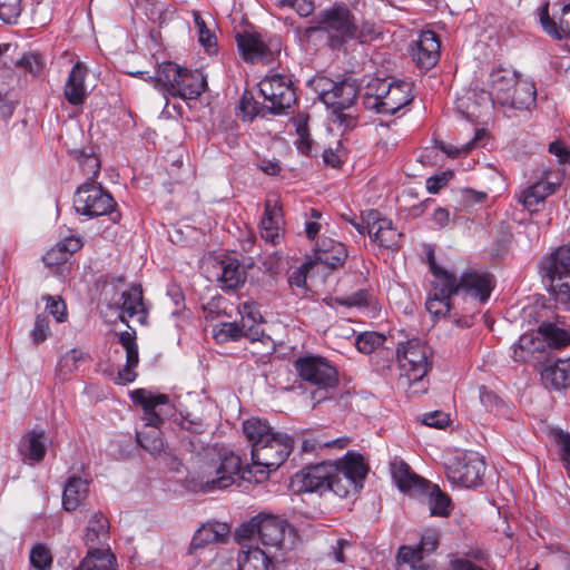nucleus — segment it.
<instances>
[{"label":"nucleus","instance_id":"obj_48","mask_svg":"<svg viewBox=\"0 0 570 570\" xmlns=\"http://www.w3.org/2000/svg\"><path fill=\"white\" fill-rule=\"evenodd\" d=\"M385 342V336L376 332H364L356 336L355 346L363 354H371Z\"/></svg>","mask_w":570,"mask_h":570},{"label":"nucleus","instance_id":"obj_29","mask_svg":"<svg viewBox=\"0 0 570 570\" xmlns=\"http://www.w3.org/2000/svg\"><path fill=\"white\" fill-rule=\"evenodd\" d=\"M236 40L244 60L254 63L268 59L269 50L258 35L238 33Z\"/></svg>","mask_w":570,"mask_h":570},{"label":"nucleus","instance_id":"obj_11","mask_svg":"<svg viewBox=\"0 0 570 570\" xmlns=\"http://www.w3.org/2000/svg\"><path fill=\"white\" fill-rule=\"evenodd\" d=\"M258 88L264 100L268 102L266 108H268L272 114H281L283 110L289 108L296 100L292 80L285 73H267L258 82Z\"/></svg>","mask_w":570,"mask_h":570},{"label":"nucleus","instance_id":"obj_63","mask_svg":"<svg viewBox=\"0 0 570 570\" xmlns=\"http://www.w3.org/2000/svg\"><path fill=\"white\" fill-rule=\"evenodd\" d=\"M206 531H210L213 534L212 539H214L215 542H220L224 541L226 537H228L230 529L227 523L213 522L203 525V533Z\"/></svg>","mask_w":570,"mask_h":570},{"label":"nucleus","instance_id":"obj_56","mask_svg":"<svg viewBox=\"0 0 570 570\" xmlns=\"http://www.w3.org/2000/svg\"><path fill=\"white\" fill-rule=\"evenodd\" d=\"M30 562L38 570L50 567L52 559L50 551L42 544H37L30 552Z\"/></svg>","mask_w":570,"mask_h":570},{"label":"nucleus","instance_id":"obj_47","mask_svg":"<svg viewBox=\"0 0 570 570\" xmlns=\"http://www.w3.org/2000/svg\"><path fill=\"white\" fill-rule=\"evenodd\" d=\"M550 436L558 449V454L563 466L570 471V433L560 429H553L550 432Z\"/></svg>","mask_w":570,"mask_h":570},{"label":"nucleus","instance_id":"obj_46","mask_svg":"<svg viewBox=\"0 0 570 570\" xmlns=\"http://www.w3.org/2000/svg\"><path fill=\"white\" fill-rule=\"evenodd\" d=\"M69 256L61 249L58 244L52 246L42 257L45 266L52 275H61L66 268Z\"/></svg>","mask_w":570,"mask_h":570},{"label":"nucleus","instance_id":"obj_20","mask_svg":"<svg viewBox=\"0 0 570 570\" xmlns=\"http://www.w3.org/2000/svg\"><path fill=\"white\" fill-rule=\"evenodd\" d=\"M273 556L259 548H247L242 543V549L236 558H230L222 570H272Z\"/></svg>","mask_w":570,"mask_h":570},{"label":"nucleus","instance_id":"obj_57","mask_svg":"<svg viewBox=\"0 0 570 570\" xmlns=\"http://www.w3.org/2000/svg\"><path fill=\"white\" fill-rule=\"evenodd\" d=\"M180 415H181V420H180L181 429L187 430L195 434H200V433L205 432L206 424L199 415H195L189 412L180 413Z\"/></svg>","mask_w":570,"mask_h":570},{"label":"nucleus","instance_id":"obj_34","mask_svg":"<svg viewBox=\"0 0 570 570\" xmlns=\"http://www.w3.org/2000/svg\"><path fill=\"white\" fill-rule=\"evenodd\" d=\"M541 379L547 387L558 391L570 387V362L557 361L544 366L541 372Z\"/></svg>","mask_w":570,"mask_h":570},{"label":"nucleus","instance_id":"obj_23","mask_svg":"<svg viewBox=\"0 0 570 570\" xmlns=\"http://www.w3.org/2000/svg\"><path fill=\"white\" fill-rule=\"evenodd\" d=\"M238 313L240 315L239 325L245 330L246 337L250 342H265L271 340L261 326L263 316L254 302L242 303L238 306Z\"/></svg>","mask_w":570,"mask_h":570},{"label":"nucleus","instance_id":"obj_22","mask_svg":"<svg viewBox=\"0 0 570 570\" xmlns=\"http://www.w3.org/2000/svg\"><path fill=\"white\" fill-rule=\"evenodd\" d=\"M88 76L87 66L78 61L69 72L63 87L66 100L72 106H80L85 102L88 91L85 79Z\"/></svg>","mask_w":570,"mask_h":570},{"label":"nucleus","instance_id":"obj_53","mask_svg":"<svg viewBox=\"0 0 570 570\" xmlns=\"http://www.w3.org/2000/svg\"><path fill=\"white\" fill-rule=\"evenodd\" d=\"M51 335L48 317L38 314L35 320L33 327L30 332L32 342L37 345L43 343Z\"/></svg>","mask_w":570,"mask_h":570},{"label":"nucleus","instance_id":"obj_50","mask_svg":"<svg viewBox=\"0 0 570 570\" xmlns=\"http://www.w3.org/2000/svg\"><path fill=\"white\" fill-rule=\"evenodd\" d=\"M336 85V81L324 76H316L309 81L311 88L318 95L324 104L333 101L335 94L332 91L335 90Z\"/></svg>","mask_w":570,"mask_h":570},{"label":"nucleus","instance_id":"obj_33","mask_svg":"<svg viewBox=\"0 0 570 570\" xmlns=\"http://www.w3.org/2000/svg\"><path fill=\"white\" fill-rule=\"evenodd\" d=\"M89 483L80 476H71L67 480L62 492V507L66 511L76 510L87 498Z\"/></svg>","mask_w":570,"mask_h":570},{"label":"nucleus","instance_id":"obj_15","mask_svg":"<svg viewBox=\"0 0 570 570\" xmlns=\"http://www.w3.org/2000/svg\"><path fill=\"white\" fill-rule=\"evenodd\" d=\"M311 29L326 32L335 47L351 40V36L355 35L354 17L346 7L337 6L322 12L317 17L316 26Z\"/></svg>","mask_w":570,"mask_h":570},{"label":"nucleus","instance_id":"obj_7","mask_svg":"<svg viewBox=\"0 0 570 570\" xmlns=\"http://www.w3.org/2000/svg\"><path fill=\"white\" fill-rule=\"evenodd\" d=\"M236 535L239 541H259L267 549H283L287 542H293L294 530L289 523L276 515L259 514L247 523L242 524Z\"/></svg>","mask_w":570,"mask_h":570},{"label":"nucleus","instance_id":"obj_6","mask_svg":"<svg viewBox=\"0 0 570 570\" xmlns=\"http://www.w3.org/2000/svg\"><path fill=\"white\" fill-rule=\"evenodd\" d=\"M397 362L401 379L406 381L413 393L426 391L424 377L432 368V351L419 340H409L397 346Z\"/></svg>","mask_w":570,"mask_h":570},{"label":"nucleus","instance_id":"obj_37","mask_svg":"<svg viewBox=\"0 0 570 570\" xmlns=\"http://www.w3.org/2000/svg\"><path fill=\"white\" fill-rule=\"evenodd\" d=\"M243 431L252 443V448L261 443L262 445L267 442L269 435H275L278 432H274L268 423L264 420L252 417L243 423Z\"/></svg>","mask_w":570,"mask_h":570},{"label":"nucleus","instance_id":"obj_64","mask_svg":"<svg viewBox=\"0 0 570 570\" xmlns=\"http://www.w3.org/2000/svg\"><path fill=\"white\" fill-rule=\"evenodd\" d=\"M16 76L10 67L0 66V95L12 92Z\"/></svg>","mask_w":570,"mask_h":570},{"label":"nucleus","instance_id":"obj_54","mask_svg":"<svg viewBox=\"0 0 570 570\" xmlns=\"http://www.w3.org/2000/svg\"><path fill=\"white\" fill-rule=\"evenodd\" d=\"M374 302L373 296L367 291H358L345 298H336V303L350 307H367Z\"/></svg>","mask_w":570,"mask_h":570},{"label":"nucleus","instance_id":"obj_26","mask_svg":"<svg viewBox=\"0 0 570 570\" xmlns=\"http://www.w3.org/2000/svg\"><path fill=\"white\" fill-rule=\"evenodd\" d=\"M542 277H570V246H560L540 263Z\"/></svg>","mask_w":570,"mask_h":570},{"label":"nucleus","instance_id":"obj_51","mask_svg":"<svg viewBox=\"0 0 570 570\" xmlns=\"http://www.w3.org/2000/svg\"><path fill=\"white\" fill-rule=\"evenodd\" d=\"M46 312L51 315L57 323H63L68 318V311L65 301L58 295H45Z\"/></svg>","mask_w":570,"mask_h":570},{"label":"nucleus","instance_id":"obj_40","mask_svg":"<svg viewBox=\"0 0 570 570\" xmlns=\"http://www.w3.org/2000/svg\"><path fill=\"white\" fill-rule=\"evenodd\" d=\"M396 570H426L423 556L411 546H402L396 557Z\"/></svg>","mask_w":570,"mask_h":570},{"label":"nucleus","instance_id":"obj_41","mask_svg":"<svg viewBox=\"0 0 570 570\" xmlns=\"http://www.w3.org/2000/svg\"><path fill=\"white\" fill-rule=\"evenodd\" d=\"M292 124L295 127L297 135L295 145L302 154L307 155L311 151L313 145V139L311 138L308 129V115L303 112L297 114L295 117H293Z\"/></svg>","mask_w":570,"mask_h":570},{"label":"nucleus","instance_id":"obj_17","mask_svg":"<svg viewBox=\"0 0 570 570\" xmlns=\"http://www.w3.org/2000/svg\"><path fill=\"white\" fill-rule=\"evenodd\" d=\"M560 185L561 176L559 173L551 168H542L534 183L523 189L517 198L525 209L534 212L547 197L556 193Z\"/></svg>","mask_w":570,"mask_h":570},{"label":"nucleus","instance_id":"obj_32","mask_svg":"<svg viewBox=\"0 0 570 570\" xmlns=\"http://www.w3.org/2000/svg\"><path fill=\"white\" fill-rule=\"evenodd\" d=\"M347 249L343 243L323 238L316 246V259L332 268L343 265Z\"/></svg>","mask_w":570,"mask_h":570},{"label":"nucleus","instance_id":"obj_21","mask_svg":"<svg viewBox=\"0 0 570 570\" xmlns=\"http://www.w3.org/2000/svg\"><path fill=\"white\" fill-rule=\"evenodd\" d=\"M439 56L440 43L436 35L431 30L422 31L412 48L413 60L421 68L430 69L438 62Z\"/></svg>","mask_w":570,"mask_h":570},{"label":"nucleus","instance_id":"obj_3","mask_svg":"<svg viewBox=\"0 0 570 570\" xmlns=\"http://www.w3.org/2000/svg\"><path fill=\"white\" fill-rule=\"evenodd\" d=\"M252 468L243 466L242 459L225 448L205 451L188 474V485L195 492L225 490L239 480L250 481Z\"/></svg>","mask_w":570,"mask_h":570},{"label":"nucleus","instance_id":"obj_27","mask_svg":"<svg viewBox=\"0 0 570 570\" xmlns=\"http://www.w3.org/2000/svg\"><path fill=\"white\" fill-rule=\"evenodd\" d=\"M109 540V521L101 512L91 514L86 529L85 544L88 550L110 549Z\"/></svg>","mask_w":570,"mask_h":570},{"label":"nucleus","instance_id":"obj_10","mask_svg":"<svg viewBox=\"0 0 570 570\" xmlns=\"http://www.w3.org/2000/svg\"><path fill=\"white\" fill-rule=\"evenodd\" d=\"M485 463L476 452H456L446 464L448 479L465 488L478 487L484 474Z\"/></svg>","mask_w":570,"mask_h":570},{"label":"nucleus","instance_id":"obj_45","mask_svg":"<svg viewBox=\"0 0 570 570\" xmlns=\"http://www.w3.org/2000/svg\"><path fill=\"white\" fill-rule=\"evenodd\" d=\"M138 443L151 455H160L165 451V444L157 429L142 430L137 433Z\"/></svg>","mask_w":570,"mask_h":570},{"label":"nucleus","instance_id":"obj_52","mask_svg":"<svg viewBox=\"0 0 570 570\" xmlns=\"http://www.w3.org/2000/svg\"><path fill=\"white\" fill-rule=\"evenodd\" d=\"M82 360V352L72 348L66 352L59 360L57 365V372L60 376H67L73 373L78 366L79 362Z\"/></svg>","mask_w":570,"mask_h":570},{"label":"nucleus","instance_id":"obj_5","mask_svg":"<svg viewBox=\"0 0 570 570\" xmlns=\"http://www.w3.org/2000/svg\"><path fill=\"white\" fill-rule=\"evenodd\" d=\"M150 79L159 90L181 99H196L206 88V79L199 70H189L171 61L159 65Z\"/></svg>","mask_w":570,"mask_h":570},{"label":"nucleus","instance_id":"obj_36","mask_svg":"<svg viewBox=\"0 0 570 570\" xmlns=\"http://www.w3.org/2000/svg\"><path fill=\"white\" fill-rule=\"evenodd\" d=\"M110 549L88 550L85 559L73 570H116Z\"/></svg>","mask_w":570,"mask_h":570},{"label":"nucleus","instance_id":"obj_2","mask_svg":"<svg viewBox=\"0 0 570 570\" xmlns=\"http://www.w3.org/2000/svg\"><path fill=\"white\" fill-rule=\"evenodd\" d=\"M430 268L434 279L425 306L434 317H451V309L455 304L451 301L452 296H461L480 306L489 299L493 289V279L489 273L469 271L458 281L449 271L438 266L432 255Z\"/></svg>","mask_w":570,"mask_h":570},{"label":"nucleus","instance_id":"obj_13","mask_svg":"<svg viewBox=\"0 0 570 570\" xmlns=\"http://www.w3.org/2000/svg\"><path fill=\"white\" fill-rule=\"evenodd\" d=\"M332 92L335 94L333 101L325 102L328 108H332L330 117L332 128L343 131L353 129L357 124L356 116L352 111V105L357 96L356 87L348 81H338Z\"/></svg>","mask_w":570,"mask_h":570},{"label":"nucleus","instance_id":"obj_61","mask_svg":"<svg viewBox=\"0 0 570 570\" xmlns=\"http://www.w3.org/2000/svg\"><path fill=\"white\" fill-rule=\"evenodd\" d=\"M279 6H288L293 8L301 17H307L314 11V2L312 0H277Z\"/></svg>","mask_w":570,"mask_h":570},{"label":"nucleus","instance_id":"obj_35","mask_svg":"<svg viewBox=\"0 0 570 570\" xmlns=\"http://www.w3.org/2000/svg\"><path fill=\"white\" fill-rule=\"evenodd\" d=\"M21 453L29 464H36L42 461L46 455L45 432L32 431L29 433L21 445Z\"/></svg>","mask_w":570,"mask_h":570},{"label":"nucleus","instance_id":"obj_18","mask_svg":"<svg viewBox=\"0 0 570 570\" xmlns=\"http://www.w3.org/2000/svg\"><path fill=\"white\" fill-rule=\"evenodd\" d=\"M112 305L119 311V320L127 323L128 320H137L141 325L147 324L148 308L144 302L142 289L139 285L121 292L119 298Z\"/></svg>","mask_w":570,"mask_h":570},{"label":"nucleus","instance_id":"obj_25","mask_svg":"<svg viewBox=\"0 0 570 570\" xmlns=\"http://www.w3.org/2000/svg\"><path fill=\"white\" fill-rule=\"evenodd\" d=\"M118 341L126 351V364L119 371V379L124 383H131L136 380V367L139 364L138 345L136 342V331L129 327L128 331L118 335Z\"/></svg>","mask_w":570,"mask_h":570},{"label":"nucleus","instance_id":"obj_1","mask_svg":"<svg viewBox=\"0 0 570 570\" xmlns=\"http://www.w3.org/2000/svg\"><path fill=\"white\" fill-rule=\"evenodd\" d=\"M367 466L363 456L348 451L335 462L306 466L291 478L289 488L295 493H320L330 490L340 498L357 493L363 488Z\"/></svg>","mask_w":570,"mask_h":570},{"label":"nucleus","instance_id":"obj_39","mask_svg":"<svg viewBox=\"0 0 570 570\" xmlns=\"http://www.w3.org/2000/svg\"><path fill=\"white\" fill-rule=\"evenodd\" d=\"M538 335L551 347H561L570 344V333L552 323H543L538 328Z\"/></svg>","mask_w":570,"mask_h":570},{"label":"nucleus","instance_id":"obj_58","mask_svg":"<svg viewBox=\"0 0 570 570\" xmlns=\"http://www.w3.org/2000/svg\"><path fill=\"white\" fill-rule=\"evenodd\" d=\"M20 14V0H0V19L7 23Z\"/></svg>","mask_w":570,"mask_h":570},{"label":"nucleus","instance_id":"obj_38","mask_svg":"<svg viewBox=\"0 0 570 570\" xmlns=\"http://www.w3.org/2000/svg\"><path fill=\"white\" fill-rule=\"evenodd\" d=\"M245 278V272L237 261L229 259L222 263L219 281L223 288L235 289L244 284Z\"/></svg>","mask_w":570,"mask_h":570},{"label":"nucleus","instance_id":"obj_24","mask_svg":"<svg viewBox=\"0 0 570 570\" xmlns=\"http://www.w3.org/2000/svg\"><path fill=\"white\" fill-rule=\"evenodd\" d=\"M370 216L373 218V222H368V235L371 239L381 247H397L402 234L394 228L392 222L387 218L379 217L376 212H371Z\"/></svg>","mask_w":570,"mask_h":570},{"label":"nucleus","instance_id":"obj_42","mask_svg":"<svg viewBox=\"0 0 570 570\" xmlns=\"http://www.w3.org/2000/svg\"><path fill=\"white\" fill-rule=\"evenodd\" d=\"M213 337L219 344L237 342L242 337H246V332L236 322H223L213 327Z\"/></svg>","mask_w":570,"mask_h":570},{"label":"nucleus","instance_id":"obj_9","mask_svg":"<svg viewBox=\"0 0 570 570\" xmlns=\"http://www.w3.org/2000/svg\"><path fill=\"white\" fill-rule=\"evenodd\" d=\"M293 449L292 439L284 433L269 435V439L263 445L258 443L252 449V466L258 468L261 476H255L256 481H261L266 473L274 471L281 466Z\"/></svg>","mask_w":570,"mask_h":570},{"label":"nucleus","instance_id":"obj_12","mask_svg":"<svg viewBox=\"0 0 570 570\" xmlns=\"http://www.w3.org/2000/svg\"><path fill=\"white\" fill-rule=\"evenodd\" d=\"M374 107L379 114L393 115L412 101V85L405 80H376Z\"/></svg>","mask_w":570,"mask_h":570},{"label":"nucleus","instance_id":"obj_43","mask_svg":"<svg viewBox=\"0 0 570 570\" xmlns=\"http://www.w3.org/2000/svg\"><path fill=\"white\" fill-rule=\"evenodd\" d=\"M548 291L554 296L556 302L566 309H570V283L561 277H542Z\"/></svg>","mask_w":570,"mask_h":570},{"label":"nucleus","instance_id":"obj_19","mask_svg":"<svg viewBox=\"0 0 570 570\" xmlns=\"http://www.w3.org/2000/svg\"><path fill=\"white\" fill-rule=\"evenodd\" d=\"M131 400L144 409L142 420L146 423L144 430H159L164 421L161 414L157 412V407L167 405L169 403V396L167 394H155L145 389H138L131 393Z\"/></svg>","mask_w":570,"mask_h":570},{"label":"nucleus","instance_id":"obj_30","mask_svg":"<svg viewBox=\"0 0 570 570\" xmlns=\"http://www.w3.org/2000/svg\"><path fill=\"white\" fill-rule=\"evenodd\" d=\"M283 214L277 204L266 202L265 212L261 220V236L266 242L276 244L281 237Z\"/></svg>","mask_w":570,"mask_h":570},{"label":"nucleus","instance_id":"obj_14","mask_svg":"<svg viewBox=\"0 0 570 570\" xmlns=\"http://www.w3.org/2000/svg\"><path fill=\"white\" fill-rule=\"evenodd\" d=\"M116 202L100 185L87 181L78 187L73 197V207L78 214L97 217L112 212Z\"/></svg>","mask_w":570,"mask_h":570},{"label":"nucleus","instance_id":"obj_4","mask_svg":"<svg viewBox=\"0 0 570 570\" xmlns=\"http://www.w3.org/2000/svg\"><path fill=\"white\" fill-rule=\"evenodd\" d=\"M489 97L493 106L504 112L531 110L537 102V88L532 80L519 78L514 72L500 69L490 75Z\"/></svg>","mask_w":570,"mask_h":570},{"label":"nucleus","instance_id":"obj_62","mask_svg":"<svg viewBox=\"0 0 570 570\" xmlns=\"http://www.w3.org/2000/svg\"><path fill=\"white\" fill-rule=\"evenodd\" d=\"M421 421L423 424L428 426L442 429L449 424L450 417L446 413L442 411H434L423 414Z\"/></svg>","mask_w":570,"mask_h":570},{"label":"nucleus","instance_id":"obj_28","mask_svg":"<svg viewBox=\"0 0 570 570\" xmlns=\"http://www.w3.org/2000/svg\"><path fill=\"white\" fill-rule=\"evenodd\" d=\"M539 18L543 30L550 37L558 40L570 38V2L563 6L558 22L549 16V2L541 6Z\"/></svg>","mask_w":570,"mask_h":570},{"label":"nucleus","instance_id":"obj_49","mask_svg":"<svg viewBox=\"0 0 570 570\" xmlns=\"http://www.w3.org/2000/svg\"><path fill=\"white\" fill-rule=\"evenodd\" d=\"M73 155L78 160L83 175H86L89 179L97 177L100 170V161L94 153L73 150Z\"/></svg>","mask_w":570,"mask_h":570},{"label":"nucleus","instance_id":"obj_55","mask_svg":"<svg viewBox=\"0 0 570 570\" xmlns=\"http://www.w3.org/2000/svg\"><path fill=\"white\" fill-rule=\"evenodd\" d=\"M348 439L347 438H337L332 441H320L316 439H306L303 441L302 450L305 452H312L317 449L322 448H338L343 449L347 445Z\"/></svg>","mask_w":570,"mask_h":570},{"label":"nucleus","instance_id":"obj_31","mask_svg":"<svg viewBox=\"0 0 570 570\" xmlns=\"http://www.w3.org/2000/svg\"><path fill=\"white\" fill-rule=\"evenodd\" d=\"M512 352L515 362H531L538 360L539 355L544 352V345L538 334L525 333L512 346Z\"/></svg>","mask_w":570,"mask_h":570},{"label":"nucleus","instance_id":"obj_8","mask_svg":"<svg viewBox=\"0 0 570 570\" xmlns=\"http://www.w3.org/2000/svg\"><path fill=\"white\" fill-rule=\"evenodd\" d=\"M392 475L399 489L410 495L428 492V504L432 515L448 517L450 514V499L438 485L430 484L415 473L404 462L392 464Z\"/></svg>","mask_w":570,"mask_h":570},{"label":"nucleus","instance_id":"obj_16","mask_svg":"<svg viewBox=\"0 0 570 570\" xmlns=\"http://www.w3.org/2000/svg\"><path fill=\"white\" fill-rule=\"evenodd\" d=\"M299 377L317 387L330 389L337 383V371L325 357L305 355L294 362Z\"/></svg>","mask_w":570,"mask_h":570},{"label":"nucleus","instance_id":"obj_60","mask_svg":"<svg viewBox=\"0 0 570 570\" xmlns=\"http://www.w3.org/2000/svg\"><path fill=\"white\" fill-rule=\"evenodd\" d=\"M484 136H485L484 130H478L474 135V138L472 140H470L469 142L462 145L461 147L450 145L448 147H444L443 151L446 153L451 157H458L462 154H468L476 145L478 140H480Z\"/></svg>","mask_w":570,"mask_h":570},{"label":"nucleus","instance_id":"obj_59","mask_svg":"<svg viewBox=\"0 0 570 570\" xmlns=\"http://www.w3.org/2000/svg\"><path fill=\"white\" fill-rule=\"evenodd\" d=\"M354 33V36H351V40L356 39L361 42H367L375 39L380 35V31L376 29L374 23L366 21L361 27L355 24Z\"/></svg>","mask_w":570,"mask_h":570},{"label":"nucleus","instance_id":"obj_44","mask_svg":"<svg viewBox=\"0 0 570 570\" xmlns=\"http://www.w3.org/2000/svg\"><path fill=\"white\" fill-rule=\"evenodd\" d=\"M193 18L197 29L198 42L209 55L215 53L217 50V39L215 33L208 29L199 11H193Z\"/></svg>","mask_w":570,"mask_h":570}]
</instances>
